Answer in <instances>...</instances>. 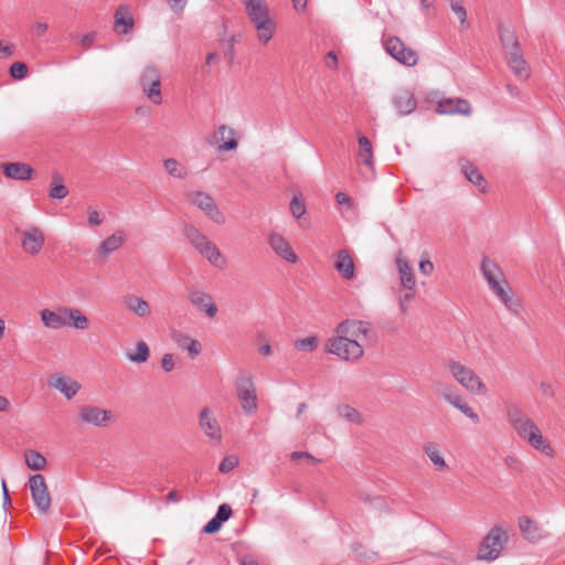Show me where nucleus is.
Here are the masks:
<instances>
[{"instance_id": "obj_13", "label": "nucleus", "mask_w": 565, "mask_h": 565, "mask_svg": "<svg viewBox=\"0 0 565 565\" xmlns=\"http://www.w3.org/2000/svg\"><path fill=\"white\" fill-rule=\"evenodd\" d=\"M188 298L196 310L205 313L209 318L216 316L218 308L209 292L199 289L190 290Z\"/></svg>"}, {"instance_id": "obj_59", "label": "nucleus", "mask_w": 565, "mask_h": 565, "mask_svg": "<svg viewBox=\"0 0 565 565\" xmlns=\"http://www.w3.org/2000/svg\"><path fill=\"white\" fill-rule=\"evenodd\" d=\"M96 39V33L95 32H89V33H86L84 34L81 39H79V43L85 47V49H89L93 44V42L95 41Z\"/></svg>"}, {"instance_id": "obj_6", "label": "nucleus", "mask_w": 565, "mask_h": 565, "mask_svg": "<svg viewBox=\"0 0 565 565\" xmlns=\"http://www.w3.org/2000/svg\"><path fill=\"white\" fill-rule=\"evenodd\" d=\"M447 366L454 379L467 391L478 395L487 393L484 383L471 369L456 361L448 362Z\"/></svg>"}, {"instance_id": "obj_8", "label": "nucleus", "mask_w": 565, "mask_h": 565, "mask_svg": "<svg viewBox=\"0 0 565 565\" xmlns=\"http://www.w3.org/2000/svg\"><path fill=\"white\" fill-rule=\"evenodd\" d=\"M139 84L141 90L151 103L156 105H160L162 103L161 75L157 67L153 65H147L142 70Z\"/></svg>"}, {"instance_id": "obj_45", "label": "nucleus", "mask_w": 565, "mask_h": 565, "mask_svg": "<svg viewBox=\"0 0 565 565\" xmlns=\"http://www.w3.org/2000/svg\"><path fill=\"white\" fill-rule=\"evenodd\" d=\"M290 212H291L292 216H295L298 220L306 214L307 209H306V204H305V201H303L301 194L295 195L291 199Z\"/></svg>"}, {"instance_id": "obj_57", "label": "nucleus", "mask_w": 565, "mask_h": 565, "mask_svg": "<svg viewBox=\"0 0 565 565\" xmlns=\"http://www.w3.org/2000/svg\"><path fill=\"white\" fill-rule=\"evenodd\" d=\"M161 366L166 372H170L174 367L173 355L170 353H166L161 359Z\"/></svg>"}, {"instance_id": "obj_52", "label": "nucleus", "mask_w": 565, "mask_h": 565, "mask_svg": "<svg viewBox=\"0 0 565 565\" xmlns=\"http://www.w3.org/2000/svg\"><path fill=\"white\" fill-rule=\"evenodd\" d=\"M87 214L89 226L96 227L103 224L104 216H102V214L97 210L93 209L92 206H88Z\"/></svg>"}, {"instance_id": "obj_17", "label": "nucleus", "mask_w": 565, "mask_h": 565, "mask_svg": "<svg viewBox=\"0 0 565 565\" xmlns=\"http://www.w3.org/2000/svg\"><path fill=\"white\" fill-rule=\"evenodd\" d=\"M200 427L203 433L217 443L222 439L221 427L213 413L209 408H203L199 418Z\"/></svg>"}, {"instance_id": "obj_44", "label": "nucleus", "mask_w": 565, "mask_h": 565, "mask_svg": "<svg viewBox=\"0 0 565 565\" xmlns=\"http://www.w3.org/2000/svg\"><path fill=\"white\" fill-rule=\"evenodd\" d=\"M163 166L167 172L173 178L184 179L186 177L185 168L175 159L169 158L164 160Z\"/></svg>"}, {"instance_id": "obj_5", "label": "nucleus", "mask_w": 565, "mask_h": 565, "mask_svg": "<svg viewBox=\"0 0 565 565\" xmlns=\"http://www.w3.org/2000/svg\"><path fill=\"white\" fill-rule=\"evenodd\" d=\"M507 542V532L501 526H493L479 546L478 558L488 562L497 559Z\"/></svg>"}, {"instance_id": "obj_4", "label": "nucleus", "mask_w": 565, "mask_h": 565, "mask_svg": "<svg viewBox=\"0 0 565 565\" xmlns=\"http://www.w3.org/2000/svg\"><path fill=\"white\" fill-rule=\"evenodd\" d=\"M237 399L246 415H253L257 412V393L253 376L247 373H241L235 382Z\"/></svg>"}, {"instance_id": "obj_7", "label": "nucleus", "mask_w": 565, "mask_h": 565, "mask_svg": "<svg viewBox=\"0 0 565 565\" xmlns=\"http://www.w3.org/2000/svg\"><path fill=\"white\" fill-rule=\"evenodd\" d=\"M382 43L385 52L398 63L406 66H414L417 64V52L407 46L398 36H383Z\"/></svg>"}, {"instance_id": "obj_29", "label": "nucleus", "mask_w": 565, "mask_h": 565, "mask_svg": "<svg viewBox=\"0 0 565 565\" xmlns=\"http://www.w3.org/2000/svg\"><path fill=\"white\" fill-rule=\"evenodd\" d=\"M481 271L486 280L488 281L489 286H492L499 282L500 280L504 279V275L500 267L488 257H483L481 262Z\"/></svg>"}, {"instance_id": "obj_63", "label": "nucleus", "mask_w": 565, "mask_h": 565, "mask_svg": "<svg viewBox=\"0 0 565 565\" xmlns=\"http://www.w3.org/2000/svg\"><path fill=\"white\" fill-rule=\"evenodd\" d=\"M326 65L329 68H337L338 66V56L334 52H329L326 56Z\"/></svg>"}, {"instance_id": "obj_23", "label": "nucleus", "mask_w": 565, "mask_h": 565, "mask_svg": "<svg viewBox=\"0 0 565 565\" xmlns=\"http://www.w3.org/2000/svg\"><path fill=\"white\" fill-rule=\"evenodd\" d=\"M126 241L124 231H116L110 236L105 238L98 246L97 253L99 257L106 258L109 254L118 250Z\"/></svg>"}, {"instance_id": "obj_35", "label": "nucleus", "mask_w": 565, "mask_h": 565, "mask_svg": "<svg viewBox=\"0 0 565 565\" xmlns=\"http://www.w3.org/2000/svg\"><path fill=\"white\" fill-rule=\"evenodd\" d=\"M508 63L510 68L518 75V76H525L527 77V63L523 58L520 50L519 51H511L508 53Z\"/></svg>"}, {"instance_id": "obj_38", "label": "nucleus", "mask_w": 565, "mask_h": 565, "mask_svg": "<svg viewBox=\"0 0 565 565\" xmlns=\"http://www.w3.org/2000/svg\"><path fill=\"white\" fill-rule=\"evenodd\" d=\"M359 142V152L358 157L367 167L373 166V149L372 143L365 136H359L358 138Z\"/></svg>"}, {"instance_id": "obj_27", "label": "nucleus", "mask_w": 565, "mask_h": 565, "mask_svg": "<svg viewBox=\"0 0 565 565\" xmlns=\"http://www.w3.org/2000/svg\"><path fill=\"white\" fill-rule=\"evenodd\" d=\"M62 313L67 320V326H72L78 330H85L89 326L87 317L77 308L62 307Z\"/></svg>"}, {"instance_id": "obj_10", "label": "nucleus", "mask_w": 565, "mask_h": 565, "mask_svg": "<svg viewBox=\"0 0 565 565\" xmlns=\"http://www.w3.org/2000/svg\"><path fill=\"white\" fill-rule=\"evenodd\" d=\"M29 486L34 505L39 511L46 513L51 507V497L44 477L42 475L31 476Z\"/></svg>"}, {"instance_id": "obj_37", "label": "nucleus", "mask_w": 565, "mask_h": 565, "mask_svg": "<svg viewBox=\"0 0 565 565\" xmlns=\"http://www.w3.org/2000/svg\"><path fill=\"white\" fill-rule=\"evenodd\" d=\"M126 306L131 312L140 318L148 317L151 312L149 303L137 296L127 297Z\"/></svg>"}, {"instance_id": "obj_48", "label": "nucleus", "mask_w": 565, "mask_h": 565, "mask_svg": "<svg viewBox=\"0 0 565 565\" xmlns=\"http://www.w3.org/2000/svg\"><path fill=\"white\" fill-rule=\"evenodd\" d=\"M49 195L51 199L63 200L68 195V190L63 183H52Z\"/></svg>"}, {"instance_id": "obj_36", "label": "nucleus", "mask_w": 565, "mask_h": 565, "mask_svg": "<svg viewBox=\"0 0 565 565\" xmlns=\"http://www.w3.org/2000/svg\"><path fill=\"white\" fill-rule=\"evenodd\" d=\"M497 297L502 301V303L505 306V308L513 312L519 313L521 309V303L519 300L513 298L512 290L510 286H503L498 291L494 292Z\"/></svg>"}, {"instance_id": "obj_2", "label": "nucleus", "mask_w": 565, "mask_h": 565, "mask_svg": "<svg viewBox=\"0 0 565 565\" xmlns=\"http://www.w3.org/2000/svg\"><path fill=\"white\" fill-rule=\"evenodd\" d=\"M184 234L193 247L204 257L211 265L223 268L226 259L222 256L217 246L211 242L196 227H185Z\"/></svg>"}, {"instance_id": "obj_46", "label": "nucleus", "mask_w": 565, "mask_h": 565, "mask_svg": "<svg viewBox=\"0 0 565 565\" xmlns=\"http://www.w3.org/2000/svg\"><path fill=\"white\" fill-rule=\"evenodd\" d=\"M318 347L317 337H307L295 342V348L299 351L312 352Z\"/></svg>"}, {"instance_id": "obj_47", "label": "nucleus", "mask_w": 565, "mask_h": 565, "mask_svg": "<svg viewBox=\"0 0 565 565\" xmlns=\"http://www.w3.org/2000/svg\"><path fill=\"white\" fill-rule=\"evenodd\" d=\"M452 12L458 17L460 23H467V11L462 4V0H449Z\"/></svg>"}, {"instance_id": "obj_12", "label": "nucleus", "mask_w": 565, "mask_h": 565, "mask_svg": "<svg viewBox=\"0 0 565 565\" xmlns=\"http://www.w3.org/2000/svg\"><path fill=\"white\" fill-rule=\"evenodd\" d=\"M22 241V249L30 255H38L44 246L45 237L43 232L36 226H29L25 230H17Z\"/></svg>"}, {"instance_id": "obj_9", "label": "nucleus", "mask_w": 565, "mask_h": 565, "mask_svg": "<svg viewBox=\"0 0 565 565\" xmlns=\"http://www.w3.org/2000/svg\"><path fill=\"white\" fill-rule=\"evenodd\" d=\"M185 198L190 204L198 206L216 224H223L225 222L223 213L218 210L213 198L206 192L191 191L185 194Z\"/></svg>"}, {"instance_id": "obj_34", "label": "nucleus", "mask_w": 565, "mask_h": 565, "mask_svg": "<svg viewBox=\"0 0 565 565\" xmlns=\"http://www.w3.org/2000/svg\"><path fill=\"white\" fill-rule=\"evenodd\" d=\"M124 10L125 9L120 7L115 12L114 30L118 34H127L134 28V19L127 11L124 12Z\"/></svg>"}, {"instance_id": "obj_20", "label": "nucleus", "mask_w": 565, "mask_h": 565, "mask_svg": "<svg viewBox=\"0 0 565 565\" xmlns=\"http://www.w3.org/2000/svg\"><path fill=\"white\" fill-rule=\"evenodd\" d=\"M4 175L17 181H28L33 175V168L24 162H7L1 164Z\"/></svg>"}, {"instance_id": "obj_15", "label": "nucleus", "mask_w": 565, "mask_h": 565, "mask_svg": "<svg viewBox=\"0 0 565 565\" xmlns=\"http://www.w3.org/2000/svg\"><path fill=\"white\" fill-rule=\"evenodd\" d=\"M370 331V324L361 320H345L338 324L335 332L360 342L361 338H365Z\"/></svg>"}, {"instance_id": "obj_19", "label": "nucleus", "mask_w": 565, "mask_h": 565, "mask_svg": "<svg viewBox=\"0 0 565 565\" xmlns=\"http://www.w3.org/2000/svg\"><path fill=\"white\" fill-rule=\"evenodd\" d=\"M437 113L447 115H470L471 106L468 100L463 98H446L437 104Z\"/></svg>"}, {"instance_id": "obj_28", "label": "nucleus", "mask_w": 565, "mask_h": 565, "mask_svg": "<svg viewBox=\"0 0 565 565\" xmlns=\"http://www.w3.org/2000/svg\"><path fill=\"white\" fill-rule=\"evenodd\" d=\"M217 134L222 141L218 146V151H233L237 149L236 131L233 128L222 125L218 127Z\"/></svg>"}, {"instance_id": "obj_3", "label": "nucleus", "mask_w": 565, "mask_h": 565, "mask_svg": "<svg viewBox=\"0 0 565 565\" xmlns=\"http://www.w3.org/2000/svg\"><path fill=\"white\" fill-rule=\"evenodd\" d=\"M326 350L344 361H358L364 353L362 344L356 339L342 334L329 339Z\"/></svg>"}, {"instance_id": "obj_58", "label": "nucleus", "mask_w": 565, "mask_h": 565, "mask_svg": "<svg viewBox=\"0 0 565 565\" xmlns=\"http://www.w3.org/2000/svg\"><path fill=\"white\" fill-rule=\"evenodd\" d=\"M290 458L291 460L296 461V460H299V459H308L312 462H320L319 459L315 458L309 452H305V451H294L291 455H290Z\"/></svg>"}, {"instance_id": "obj_60", "label": "nucleus", "mask_w": 565, "mask_h": 565, "mask_svg": "<svg viewBox=\"0 0 565 565\" xmlns=\"http://www.w3.org/2000/svg\"><path fill=\"white\" fill-rule=\"evenodd\" d=\"M167 2L175 13H180L183 11L188 0H167Z\"/></svg>"}, {"instance_id": "obj_40", "label": "nucleus", "mask_w": 565, "mask_h": 565, "mask_svg": "<svg viewBox=\"0 0 565 565\" xmlns=\"http://www.w3.org/2000/svg\"><path fill=\"white\" fill-rule=\"evenodd\" d=\"M499 36H500L502 45L504 46L505 50H508V53L511 51L520 50L519 40L513 31H511L509 29H500Z\"/></svg>"}, {"instance_id": "obj_54", "label": "nucleus", "mask_w": 565, "mask_h": 565, "mask_svg": "<svg viewBox=\"0 0 565 565\" xmlns=\"http://www.w3.org/2000/svg\"><path fill=\"white\" fill-rule=\"evenodd\" d=\"M232 515V509L228 504L223 503L218 507L216 514L214 515L220 520L221 523L227 521Z\"/></svg>"}, {"instance_id": "obj_43", "label": "nucleus", "mask_w": 565, "mask_h": 565, "mask_svg": "<svg viewBox=\"0 0 565 565\" xmlns=\"http://www.w3.org/2000/svg\"><path fill=\"white\" fill-rule=\"evenodd\" d=\"M339 416L345 418L348 422L361 425L363 423V418L361 414L350 405H340L338 406Z\"/></svg>"}, {"instance_id": "obj_16", "label": "nucleus", "mask_w": 565, "mask_h": 565, "mask_svg": "<svg viewBox=\"0 0 565 565\" xmlns=\"http://www.w3.org/2000/svg\"><path fill=\"white\" fill-rule=\"evenodd\" d=\"M49 385L60 391L67 399H72L81 390V384L72 377L57 373L49 380Z\"/></svg>"}, {"instance_id": "obj_22", "label": "nucleus", "mask_w": 565, "mask_h": 565, "mask_svg": "<svg viewBox=\"0 0 565 565\" xmlns=\"http://www.w3.org/2000/svg\"><path fill=\"white\" fill-rule=\"evenodd\" d=\"M393 104L401 115H409L417 106L414 94L409 89H398L394 97Z\"/></svg>"}, {"instance_id": "obj_11", "label": "nucleus", "mask_w": 565, "mask_h": 565, "mask_svg": "<svg viewBox=\"0 0 565 565\" xmlns=\"http://www.w3.org/2000/svg\"><path fill=\"white\" fill-rule=\"evenodd\" d=\"M78 418L83 424L105 427L113 419V413L98 406L82 405L78 408Z\"/></svg>"}, {"instance_id": "obj_56", "label": "nucleus", "mask_w": 565, "mask_h": 565, "mask_svg": "<svg viewBox=\"0 0 565 565\" xmlns=\"http://www.w3.org/2000/svg\"><path fill=\"white\" fill-rule=\"evenodd\" d=\"M435 393L446 401L447 395H454L456 392L450 385L444 383H437L435 385Z\"/></svg>"}, {"instance_id": "obj_39", "label": "nucleus", "mask_w": 565, "mask_h": 565, "mask_svg": "<svg viewBox=\"0 0 565 565\" xmlns=\"http://www.w3.org/2000/svg\"><path fill=\"white\" fill-rule=\"evenodd\" d=\"M424 452L427 455L437 470L444 471L448 469V465L446 463L444 457L440 455L438 447L435 444L429 443L425 445Z\"/></svg>"}, {"instance_id": "obj_49", "label": "nucleus", "mask_w": 565, "mask_h": 565, "mask_svg": "<svg viewBox=\"0 0 565 565\" xmlns=\"http://www.w3.org/2000/svg\"><path fill=\"white\" fill-rule=\"evenodd\" d=\"M10 75L14 79H23L28 75V66L23 62H15L10 66Z\"/></svg>"}, {"instance_id": "obj_1", "label": "nucleus", "mask_w": 565, "mask_h": 565, "mask_svg": "<svg viewBox=\"0 0 565 565\" xmlns=\"http://www.w3.org/2000/svg\"><path fill=\"white\" fill-rule=\"evenodd\" d=\"M246 14L254 25L258 40L267 44L275 32V21L269 15L265 0H242Z\"/></svg>"}, {"instance_id": "obj_64", "label": "nucleus", "mask_w": 565, "mask_h": 565, "mask_svg": "<svg viewBox=\"0 0 565 565\" xmlns=\"http://www.w3.org/2000/svg\"><path fill=\"white\" fill-rule=\"evenodd\" d=\"M33 29L38 35H43L47 31L49 25L45 22H36Z\"/></svg>"}, {"instance_id": "obj_51", "label": "nucleus", "mask_w": 565, "mask_h": 565, "mask_svg": "<svg viewBox=\"0 0 565 565\" xmlns=\"http://www.w3.org/2000/svg\"><path fill=\"white\" fill-rule=\"evenodd\" d=\"M238 465V459L236 456H227L220 463V471L223 473L230 472Z\"/></svg>"}, {"instance_id": "obj_30", "label": "nucleus", "mask_w": 565, "mask_h": 565, "mask_svg": "<svg viewBox=\"0 0 565 565\" xmlns=\"http://www.w3.org/2000/svg\"><path fill=\"white\" fill-rule=\"evenodd\" d=\"M41 320L46 328L54 330L62 329L63 327L67 326V320L62 313V308H60L57 311L43 309L41 311Z\"/></svg>"}, {"instance_id": "obj_41", "label": "nucleus", "mask_w": 565, "mask_h": 565, "mask_svg": "<svg viewBox=\"0 0 565 565\" xmlns=\"http://www.w3.org/2000/svg\"><path fill=\"white\" fill-rule=\"evenodd\" d=\"M126 356L130 362L145 363L150 356L149 347L145 341H139L136 343V352H128Z\"/></svg>"}, {"instance_id": "obj_62", "label": "nucleus", "mask_w": 565, "mask_h": 565, "mask_svg": "<svg viewBox=\"0 0 565 565\" xmlns=\"http://www.w3.org/2000/svg\"><path fill=\"white\" fill-rule=\"evenodd\" d=\"M419 270L424 275H429L434 270V264L429 259L420 260Z\"/></svg>"}, {"instance_id": "obj_26", "label": "nucleus", "mask_w": 565, "mask_h": 565, "mask_svg": "<svg viewBox=\"0 0 565 565\" xmlns=\"http://www.w3.org/2000/svg\"><path fill=\"white\" fill-rule=\"evenodd\" d=\"M459 163L467 180L478 186L481 192H486V181L480 171L465 158H461Z\"/></svg>"}, {"instance_id": "obj_33", "label": "nucleus", "mask_w": 565, "mask_h": 565, "mask_svg": "<svg viewBox=\"0 0 565 565\" xmlns=\"http://www.w3.org/2000/svg\"><path fill=\"white\" fill-rule=\"evenodd\" d=\"M446 401L471 419L475 424L480 422L479 415L465 402V399L458 394L447 395Z\"/></svg>"}, {"instance_id": "obj_61", "label": "nucleus", "mask_w": 565, "mask_h": 565, "mask_svg": "<svg viewBox=\"0 0 565 565\" xmlns=\"http://www.w3.org/2000/svg\"><path fill=\"white\" fill-rule=\"evenodd\" d=\"M335 200H337L339 205H347L349 209L352 207V200H351V198L349 195H347L345 193H343V192L337 193Z\"/></svg>"}, {"instance_id": "obj_31", "label": "nucleus", "mask_w": 565, "mask_h": 565, "mask_svg": "<svg viewBox=\"0 0 565 565\" xmlns=\"http://www.w3.org/2000/svg\"><path fill=\"white\" fill-rule=\"evenodd\" d=\"M335 269L341 274V276L345 279H351L354 276V264L349 255V253L344 249L338 253L335 263Z\"/></svg>"}, {"instance_id": "obj_32", "label": "nucleus", "mask_w": 565, "mask_h": 565, "mask_svg": "<svg viewBox=\"0 0 565 565\" xmlns=\"http://www.w3.org/2000/svg\"><path fill=\"white\" fill-rule=\"evenodd\" d=\"M446 401L471 419L475 424L480 422L479 415L465 402V399L458 394L447 395Z\"/></svg>"}, {"instance_id": "obj_24", "label": "nucleus", "mask_w": 565, "mask_h": 565, "mask_svg": "<svg viewBox=\"0 0 565 565\" xmlns=\"http://www.w3.org/2000/svg\"><path fill=\"white\" fill-rule=\"evenodd\" d=\"M396 267L399 274L402 287L407 290H414L416 281L413 268L408 264L407 259L401 254L396 257Z\"/></svg>"}, {"instance_id": "obj_42", "label": "nucleus", "mask_w": 565, "mask_h": 565, "mask_svg": "<svg viewBox=\"0 0 565 565\" xmlns=\"http://www.w3.org/2000/svg\"><path fill=\"white\" fill-rule=\"evenodd\" d=\"M26 466L32 470H41L46 465V459L36 450H28L24 454Z\"/></svg>"}, {"instance_id": "obj_18", "label": "nucleus", "mask_w": 565, "mask_h": 565, "mask_svg": "<svg viewBox=\"0 0 565 565\" xmlns=\"http://www.w3.org/2000/svg\"><path fill=\"white\" fill-rule=\"evenodd\" d=\"M268 244L271 249L288 263H296L298 257L292 250L290 244L278 233H271L268 237Z\"/></svg>"}, {"instance_id": "obj_21", "label": "nucleus", "mask_w": 565, "mask_h": 565, "mask_svg": "<svg viewBox=\"0 0 565 565\" xmlns=\"http://www.w3.org/2000/svg\"><path fill=\"white\" fill-rule=\"evenodd\" d=\"M507 419L518 435L523 434L525 429L534 423L515 405H509L507 407Z\"/></svg>"}, {"instance_id": "obj_55", "label": "nucleus", "mask_w": 565, "mask_h": 565, "mask_svg": "<svg viewBox=\"0 0 565 565\" xmlns=\"http://www.w3.org/2000/svg\"><path fill=\"white\" fill-rule=\"evenodd\" d=\"M223 523L220 522L218 519H216L215 516H213L203 527V533L205 534H213V533H216L221 526H222Z\"/></svg>"}, {"instance_id": "obj_25", "label": "nucleus", "mask_w": 565, "mask_h": 565, "mask_svg": "<svg viewBox=\"0 0 565 565\" xmlns=\"http://www.w3.org/2000/svg\"><path fill=\"white\" fill-rule=\"evenodd\" d=\"M172 341L178 348L188 351L189 355L194 359L201 353L202 347L198 340L192 339L190 335L182 332H173Z\"/></svg>"}, {"instance_id": "obj_50", "label": "nucleus", "mask_w": 565, "mask_h": 565, "mask_svg": "<svg viewBox=\"0 0 565 565\" xmlns=\"http://www.w3.org/2000/svg\"><path fill=\"white\" fill-rule=\"evenodd\" d=\"M520 530L522 531V533L529 537V539H533L534 537V532L536 530V526L534 524V522L529 519V518H522L520 520Z\"/></svg>"}, {"instance_id": "obj_14", "label": "nucleus", "mask_w": 565, "mask_h": 565, "mask_svg": "<svg viewBox=\"0 0 565 565\" xmlns=\"http://www.w3.org/2000/svg\"><path fill=\"white\" fill-rule=\"evenodd\" d=\"M522 439L526 440L534 449L543 452L548 457L554 456V450L551 444L543 437L539 427L533 423L523 434L519 435Z\"/></svg>"}, {"instance_id": "obj_53", "label": "nucleus", "mask_w": 565, "mask_h": 565, "mask_svg": "<svg viewBox=\"0 0 565 565\" xmlns=\"http://www.w3.org/2000/svg\"><path fill=\"white\" fill-rule=\"evenodd\" d=\"M414 290H407L405 294L399 295V309L401 312L405 316L408 312L407 303L414 298Z\"/></svg>"}]
</instances>
